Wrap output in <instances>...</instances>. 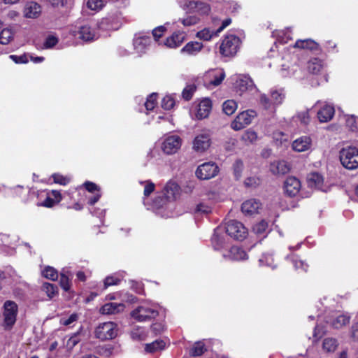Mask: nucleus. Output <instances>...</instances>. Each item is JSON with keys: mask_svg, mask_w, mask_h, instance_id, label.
<instances>
[{"mask_svg": "<svg viewBox=\"0 0 358 358\" xmlns=\"http://www.w3.org/2000/svg\"><path fill=\"white\" fill-rule=\"evenodd\" d=\"M157 94L152 93L150 94L145 103V107L147 110H152L157 104Z\"/></svg>", "mask_w": 358, "mask_h": 358, "instance_id": "nucleus-45", "label": "nucleus"}, {"mask_svg": "<svg viewBox=\"0 0 358 358\" xmlns=\"http://www.w3.org/2000/svg\"><path fill=\"white\" fill-rule=\"evenodd\" d=\"M237 109V103L234 100L229 99L222 104L223 112L227 115H231Z\"/></svg>", "mask_w": 358, "mask_h": 358, "instance_id": "nucleus-36", "label": "nucleus"}, {"mask_svg": "<svg viewBox=\"0 0 358 358\" xmlns=\"http://www.w3.org/2000/svg\"><path fill=\"white\" fill-rule=\"evenodd\" d=\"M83 186L87 192L94 194L93 196L89 197L87 199V204L94 206L99 201L101 196L100 187L96 183L91 181L85 182Z\"/></svg>", "mask_w": 358, "mask_h": 358, "instance_id": "nucleus-14", "label": "nucleus"}, {"mask_svg": "<svg viewBox=\"0 0 358 358\" xmlns=\"http://www.w3.org/2000/svg\"><path fill=\"white\" fill-rule=\"evenodd\" d=\"M196 90V86L194 84L187 85L182 92V99L185 101L191 100Z\"/></svg>", "mask_w": 358, "mask_h": 358, "instance_id": "nucleus-42", "label": "nucleus"}, {"mask_svg": "<svg viewBox=\"0 0 358 358\" xmlns=\"http://www.w3.org/2000/svg\"><path fill=\"white\" fill-rule=\"evenodd\" d=\"M200 21V18L196 15H189L180 20L184 26L189 27L196 24Z\"/></svg>", "mask_w": 358, "mask_h": 358, "instance_id": "nucleus-53", "label": "nucleus"}, {"mask_svg": "<svg viewBox=\"0 0 358 358\" xmlns=\"http://www.w3.org/2000/svg\"><path fill=\"white\" fill-rule=\"evenodd\" d=\"M103 6L102 0H87V6L92 10L101 9Z\"/></svg>", "mask_w": 358, "mask_h": 358, "instance_id": "nucleus-55", "label": "nucleus"}, {"mask_svg": "<svg viewBox=\"0 0 358 358\" xmlns=\"http://www.w3.org/2000/svg\"><path fill=\"white\" fill-rule=\"evenodd\" d=\"M10 58L16 64H26L29 62L28 56L26 54L20 56L11 55Z\"/></svg>", "mask_w": 358, "mask_h": 358, "instance_id": "nucleus-58", "label": "nucleus"}, {"mask_svg": "<svg viewBox=\"0 0 358 358\" xmlns=\"http://www.w3.org/2000/svg\"><path fill=\"white\" fill-rule=\"evenodd\" d=\"M257 113L254 110H248L240 113L231 122V127L235 131H239L249 125Z\"/></svg>", "mask_w": 358, "mask_h": 358, "instance_id": "nucleus-8", "label": "nucleus"}, {"mask_svg": "<svg viewBox=\"0 0 358 358\" xmlns=\"http://www.w3.org/2000/svg\"><path fill=\"white\" fill-rule=\"evenodd\" d=\"M292 263L296 271H307L308 270V265L302 260L299 259L296 257L292 258Z\"/></svg>", "mask_w": 358, "mask_h": 358, "instance_id": "nucleus-51", "label": "nucleus"}, {"mask_svg": "<svg viewBox=\"0 0 358 358\" xmlns=\"http://www.w3.org/2000/svg\"><path fill=\"white\" fill-rule=\"evenodd\" d=\"M311 139L308 136H301L296 139L292 143V148L295 151L303 152L309 149Z\"/></svg>", "mask_w": 358, "mask_h": 358, "instance_id": "nucleus-23", "label": "nucleus"}, {"mask_svg": "<svg viewBox=\"0 0 358 358\" xmlns=\"http://www.w3.org/2000/svg\"><path fill=\"white\" fill-rule=\"evenodd\" d=\"M243 138L249 141L250 143H252L255 141L257 138V134L255 131L252 130H248L243 135Z\"/></svg>", "mask_w": 358, "mask_h": 358, "instance_id": "nucleus-62", "label": "nucleus"}, {"mask_svg": "<svg viewBox=\"0 0 358 358\" xmlns=\"http://www.w3.org/2000/svg\"><path fill=\"white\" fill-rule=\"evenodd\" d=\"M117 335V324L113 322L101 323L95 329V336L101 341L113 339Z\"/></svg>", "mask_w": 358, "mask_h": 358, "instance_id": "nucleus-5", "label": "nucleus"}, {"mask_svg": "<svg viewBox=\"0 0 358 358\" xmlns=\"http://www.w3.org/2000/svg\"><path fill=\"white\" fill-rule=\"evenodd\" d=\"M13 32L9 29H3L0 33V43L3 45L8 44L13 38Z\"/></svg>", "mask_w": 358, "mask_h": 358, "instance_id": "nucleus-43", "label": "nucleus"}, {"mask_svg": "<svg viewBox=\"0 0 358 358\" xmlns=\"http://www.w3.org/2000/svg\"><path fill=\"white\" fill-rule=\"evenodd\" d=\"M293 48L310 52L321 51L320 44L311 38L298 39L293 45Z\"/></svg>", "mask_w": 358, "mask_h": 358, "instance_id": "nucleus-12", "label": "nucleus"}, {"mask_svg": "<svg viewBox=\"0 0 358 358\" xmlns=\"http://www.w3.org/2000/svg\"><path fill=\"white\" fill-rule=\"evenodd\" d=\"M340 161L347 169H357L358 167V149L355 147L343 148L340 152Z\"/></svg>", "mask_w": 358, "mask_h": 358, "instance_id": "nucleus-3", "label": "nucleus"}, {"mask_svg": "<svg viewBox=\"0 0 358 358\" xmlns=\"http://www.w3.org/2000/svg\"><path fill=\"white\" fill-rule=\"evenodd\" d=\"M350 317L345 315H340L337 316L331 322V326L334 329H341L350 322Z\"/></svg>", "mask_w": 358, "mask_h": 358, "instance_id": "nucleus-34", "label": "nucleus"}, {"mask_svg": "<svg viewBox=\"0 0 358 358\" xmlns=\"http://www.w3.org/2000/svg\"><path fill=\"white\" fill-rule=\"evenodd\" d=\"M119 26L120 22L117 17L115 15L103 17L99 23L100 28L106 30L117 29Z\"/></svg>", "mask_w": 358, "mask_h": 358, "instance_id": "nucleus-22", "label": "nucleus"}, {"mask_svg": "<svg viewBox=\"0 0 358 358\" xmlns=\"http://www.w3.org/2000/svg\"><path fill=\"white\" fill-rule=\"evenodd\" d=\"M166 343L162 340H156L150 343H147L145 347V350L148 353H154L157 351L164 350Z\"/></svg>", "mask_w": 358, "mask_h": 358, "instance_id": "nucleus-31", "label": "nucleus"}, {"mask_svg": "<svg viewBox=\"0 0 358 358\" xmlns=\"http://www.w3.org/2000/svg\"><path fill=\"white\" fill-rule=\"evenodd\" d=\"M271 98L273 105H280L282 103L285 96L277 90L271 92Z\"/></svg>", "mask_w": 358, "mask_h": 358, "instance_id": "nucleus-52", "label": "nucleus"}, {"mask_svg": "<svg viewBox=\"0 0 358 358\" xmlns=\"http://www.w3.org/2000/svg\"><path fill=\"white\" fill-rule=\"evenodd\" d=\"M124 308V304L117 303H108L100 308V313L103 315H111L119 313Z\"/></svg>", "mask_w": 358, "mask_h": 358, "instance_id": "nucleus-25", "label": "nucleus"}, {"mask_svg": "<svg viewBox=\"0 0 358 358\" xmlns=\"http://www.w3.org/2000/svg\"><path fill=\"white\" fill-rule=\"evenodd\" d=\"M166 28L163 26H159L156 28H155L152 30V36L156 41H158L159 39L164 35V34L166 32Z\"/></svg>", "mask_w": 358, "mask_h": 358, "instance_id": "nucleus-57", "label": "nucleus"}, {"mask_svg": "<svg viewBox=\"0 0 358 358\" xmlns=\"http://www.w3.org/2000/svg\"><path fill=\"white\" fill-rule=\"evenodd\" d=\"M260 183V178L256 176L248 177L245 180L244 182L245 185L248 187H256L259 186Z\"/></svg>", "mask_w": 358, "mask_h": 358, "instance_id": "nucleus-54", "label": "nucleus"}, {"mask_svg": "<svg viewBox=\"0 0 358 358\" xmlns=\"http://www.w3.org/2000/svg\"><path fill=\"white\" fill-rule=\"evenodd\" d=\"M212 109V102L210 99H203L198 105V109L196 117L199 120H202L208 117Z\"/></svg>", "mask_w": 358, "mask_h": 358, "instance_id": "nucleus-17", "label": "nucleus"}, {"mask_svg": "<svg viewBox=\"0 0 358 358\" xmlns=\"http://www.w3.org/2000/svg\"><path fill=\"white\" fill-rule=\"evenodd\" d=\"M207 351L206 345L203 341L195 342L189 351V355L192 357L201 356Z\"/></svg>", "mask_w": 358, "mask_h": 358, "instance_id": "nucleus-33", "label": "nucleus"}, {"mask_svg": "<svg viewBox=\"0 0 358 358\" xmlns=\"http://www.w3.org/2000/svg\"><path fill=\"white\" fill-rule=\"evenodd\" d=\"M268 227V222L265 220H261L253 226V231L257 235L264 234Z\"/></svg>", "mask_w": 358, "mask_h": 358, "instance_id": "nucleus-48", "label": "nucleus"}, {"mask_svg": "<svg viewBox=\"0 0 358 358\" xmlns=\"http://www.w3.org/2000/svg\"><path fill=\"white\" fill-rule=\"evenodd\" d=\"M308 182L310 186L320 188L323 185L324 178L321 174L313 172L308 175Z\"/></svg>", "mask_w": 358, "mask_h": 358, "instance_id": "nucleus-30", "label": "nucleus"}, {"mask_svg": "<svg viewBox=\"0 0 358 358\" xmlns=\"http://www.w3.org/2000/svg\"><path fill=\"white\" fill-rule=\"evenodd\" d=\"M185 39V34L183 31H175L166 38L164 45L169 48H176L180 46Z\"/></svg>", "mask_w": 358, "mask_h": 358, "instance_id": "nucleus-15", "label": "nucleus"}, {"mask_svg": "<svg viewBox=\"0 0 358 358\" xmlns=\"http://www.w3.org/2000/svg\"><path fill=\"white\" fill-rule=\"evenodd\" d=\"M323 61L319 58H313L308 61L307 69L309 73L312 74H318L323 69Z\"/></svg>", "mask_w": 358, "mask_h": 358, "instance_id": "nucleus-27", "label": "nucleus"}, {"mask_svg": "<svg viewBox=\"0 0 358 358\" xmlns=\"http://www.w3.org/2000/svg\"><path fill=\"white\" fill-rule=\"evenodd\" d=\"M151 37L150 36H142L136 38L134 41V45L137 51L143 52L150 45Z\"/></svg>", "mask_w": 358, "mask_h": 358, "instance_id": "nucleus-28", "label": "nucleus"}, {"mask_svg": "<svg viewBox=\"0 0 358 358\" xmlns=\"http://www.w3.org/2000/svg\"><path fill=\"white\" fill-rule=\"evenodd\" d=\"M243 167V162L241 159H236L234 163L233 171L236 180H238L241 177Z\"/></svg>", "mask_w": 358, "mask_h": 358, "instance_id": "nucleus-47", "label": "nucleus"}, {"mask_svg": "<svg viewBox=\"0 0 358 358\" xmlns=\"http://www.w3.org/2000/svg\"><path fill=\"white\" fill-rule=\"evenodd\" d=\"M260 102L266 109L270 108L271 105L273 104L271 99H270L266 94L261 95Z\"/></svg>", "mask_w": 358, "mask_h": 358, "instance_id": "nucleus-63", "label": "nucleus"}, {"mask_svg": "<svg viewBox=\"0 0 358 358\" xmlns=\"http://www.w3.org/2000/svg\"><path fill=\"white\" fill-rule=\"evenodd\" d=\"M182 139L178 136H171L165 138L162 148L166 154L173 155L180 149Z\"/></svg>", "mask_w": 358, "mask_h": 358, "instance_id": "nucleus-10", "label": "nucleus"}, {"mask_svg": "<svg viewBox=\"0 0 358 358\" xmlns=\"http://www.w3.org/2000/svg\"><path fill=\"white\" fill-rule=\"evenodd\" d=\"M150 329L155 335H158L164 331V326L162 323L156 322L151 325Z\"/></svg>", "mask_w": 358, "mask_h": 358, "instance_id": "nucleus-60", "label": "nucleus"}, {"mask_svg": "<svg viewBox=\"0 0 358 358\" xmlns=\"http://www.w3.org/2000/svg\"><path fill=\"white\" fill-rule=\"evenodd\" d=\"M42 275L45 278L55 281L58 279V271L53 267L47 266L42 271Z\"/></svg>", "mask_w": 358, "mask_h": 358, "instance_id": "nucleus-38", "label": "nucleus"}, {"mask_svg": "<svg viewBox=\"0 0 358 358\" xmlns=\"http://www.w3.org/2000/svg\"><path fill=\"white\" fill-rule=\"evenodd\" d=\"M335 113L334 108L330 105H324L317 112V116L320 122L330 121Z\"/></svg>", "mask_w": 358, "mask_h": 358, "instance_id": "nucleus-21", "label": "nucleus"}, {"mask_svg": "<svg viewBox=\"0 0 358 358\" xmlns=\"http://www.w3.org/2000/svg\"><path fill=\"white\" fill-rule=\"evenodd\" d=\"M290 170V167L286 161H275L270 164V171L274 175H285Z\"/></svg>", "mask_w": 358, "mask_h": 358, "instance_id": "nucleus-20", "label": "nucleus"}, {"mask_svg": "<svg viewBox=\"0 0 358 358\" xmlns=\"http://www.w3.org/2000/svg\"><path fill=\"white\" fill-rule=\"evenodd\" d=\"M180 189L179 185L172 181H169L164 187V194L166 199H175Z\"/></svg>", "mask_w": 358, "mask_h": 358, "instance_id": "nucleus-24", "label": "nucleus"}, {"mask_svg": "<svg viewBox=\"0 0 358 358\" xmlns=\"http://www.w3.org/2000/svg\"><path fill=\"white\" fill-rule=\"evenodd\" d=\"M3 324L2 326L5 330H10L17 321L18 313L17 304L11 300H7L3 306Z\"/></svg>", "mask_w": 358, "mask_h": 358, "instance_id": "nucleus-1", "label": "nucleus"}, {"mask_svg": "<svg viewBox=\"0 0 358 358\" xmlns=\"http://www.w3.org/2000/svg\"><path fill=\"white\" fill-rule=\"evenodd\" d=\"M155 185L151 181H148L144 187V196L146 197L149 196L155 191Z\"/></svg>", "mask_w": 358, "mask_h": 358, "instance_id": "nucleus-61", "label": "nucleus"}, {"mask_svg": "<svg viewBox=\"0 0 358 358\" xmlns=\"http://www.w3.org/2000/svg\"><path fill=\"white\" fill-rule=\"evenodd\" d=\"M189 7L201 15H208L210 11V6L204 2L193 1L189 3Z\"/></svg>", "mask_w": 358, "mask_h": 358, "instance_id": "nucleus-32", "label": "nucleus"}, {"mask_svg": "<svg viewBox=\"0 0 358 358\" xmlns=\"http://www.w3.org/2000/svg\"><path fill=\"white\" fill-rule=\"evenodd\" d=\"M225 228L227 234L234 240L243 241L248 236V229L241 222L237 220L229 221Z\"/></svg>", "mask_w": 358, "mask_h": 358, "instance_id": "nucleus-6", "label": "nucleus"}, {"mask_svg": "<svg viewBox=\"0 0 358 358\" xmlns=\"http://www.w3.org/2000/svg\"><path fill=\"white\" fill-rule=\"evenodd\" d=\"M42 289L46 293L49 299H52L58 294V287L55 284L44 282L42 285Z\"/></svg>", "mask_w": 358, "mask_h": 358, "instance_id": "nucleus-35", "label": "nucleus"}, {"mask_svg": "<svg viewBox=\"0 0 358 358\" xmlns=\"http://www.w3.org/2000/svg\"><path fill=\"white\" fill-rule=\"evenodd\" d=\"M176 104L175 99L171 95L165 96L161 102V106L164 110H171Z\"/></svg>", "mask_w": 358, "mask_h": 358, "instance_id": "nucleus-46", "label": "nucleus"}, {"mask_svg": "<svg viewBox=\"0 0 358 358\" xmlns=\"http://www.w3.org/2000/svg\"><path fill=\"white\" fill-rule=\"evenodd\" d=\"M223 257L225 259L231 261L245 260L248 258L247 252L239 246L234 245L224 254Z\"/></svg>", "mask_w": 358, "mask_h": 358, "instance_id": "nucleus-13", "label": "nucleus"}, {"mask_svg": "<svg viewBox=\"0 0 358 358\" xmlns=\"http://www.w3.org/2000/svg\"><path fill=\"white\" fill-rule=\"evenodd\" d=\"M220 171L215 162H205L199 165L196 170V176L200 180H209L216 176Z\"/></svg>", "mask_w": 358, "mask_h": 358, "instance_id": "nucleus-7", "label": "nucleus"}, {"mask_svg": "<svg viewBox=\"0 0 358 358\" xmlns=\"http://www.w3.org/2000/svg\"><path fill=\"white\" fill-rule=\"evenodd\" d=\"M351 338L354 341H358V322L354 323L350 329Z\"/></svg>", "mask_w": 358, "mask_h": 358, "instance_id": "nucleus-64", "label": "nucleus"}, {"mask_svg": "<svg viewBox=\"0 0 358 358\" xmlns=\"http://www.w3.org/2000/svg\"><path fill=\"white\" fill-rule=\"evenodd\" d=\"M122 281V279L115 275L107 276L103 280V289H106L108 287L117 285Z\"/></svg>", "mask_w": 358, "mask_h": 358, "instance_id": "nucleus-44", "label": "nucleus"}, {"mask_svg": "<svg viewBox=\"0 0 358 358\" xmlns=\"http://www.w3.org/2000/svg\"><path fill=\"white\" fill-rule=\"evenodd\" d=\"M74 35L84 41H91L95 38L94 31L87 24L80 27Z\"/></svg>", "mask_w": 358, "mask_h": 358, "instance_id": "nucleus-19", "label": "nucleus"}, {"mask_svg": "<svg viewBox=\"0 0 358 358\" xmlns=\"http://www.w3.org/2000/svg\"><path fill=\"white\" fill-rule=\"evenodd\" d=\"M253 85V81L250 78L246 77L240 79L237 82V87L238 90L242 92L252 89Z\"/></svg>", "mask_w": 358, "mask_h": 358, "instance_id": "nucleus-40", "label": "nucleus"}, {"mask_svg": "<svg viewBox=\"0 0 358 358\" xmlns=\"http://www.w3.org/2000/svg\"><path fill=\"white\" fill-rule=\"evenodd\" d=\"M41 12V6L36 3H31L26 8L25 16L29 18L37 17L38 13Z\"/></svg>", "mask_w": 358, "mask_h": 358, "instance_id": "nucleus-39", "label": "nucleus"}, {"mask_svg": "<svg viewBox=\"0 0 358 358\" xmlns=\"http://www.w3.org/2000/svg\"><path fill=\"white\" fill-rule=\"evenodd\" d=\"M211 244L215 250H220L224 248V239L215 232L211 238Z\"/></svg>", "mask_w": 358, "mask_h": 358, "instance_id": "nucleus-41", "label": "nucleus"}, {"mask_svg": "<svg viewBox=\"0 0 358 358\" xmlns=\"http://www.w3.org/2000/svg\"><path fill=\"white\" fill-rule=\"evenodd\" d=\"M38 202L37 205L38 206L52 208L62 200V196L58 190H43L41 191L38 194Z\"/></svg>", "mask_w": 358, "mask_h": 358, "instance_id": "nucleus-4", "label": "nucleus"}, {"mask_svg": "<svg viewBox=\"0 0 358 358\" xmlns=\"http://www.w3.org/2000/svg\"><path fill=\"white\" fill-rule=\"evenodd\" d=\"M210 145V139L209 136L206 134L198 135L195 137L193 142L194 149L200 152L206 150Z\"/></svg>", "mask_w": 358, "mask_h": 358, "instance_id": "nucleus-16", "label": "nucleus"}, {"mask_svg": "<svg viewBox=\"0 0 358 358\" xmlns=\"http://www.w3.org/2000/svg\"><path fill=\"white\" fill-rule=\"evenodd\" d=\"M53 182L61 185H66L70 182V178L60 173H55L52 175Z\"/></svg>", "mask_w": 358, "mask_h": 358, "instance_id": "nucleus-49", "label": "nucleus"}, {"mask_svg": "<svg viewBox=\"0 0 358 358\" xmlns=\"http://www.w3.org/2000/svg\"><path fill=\"white\" fill-rule=\"evenodd\" d=\"M300 180L294 176H289L284 182L285 193L289 197H294L301 189Z\"/></svg>", "mask_w": 358, "mask_h": 358, "instance_id": "nucleus-11", "label": "nucleus"}, {"mask_svg": "<svg viewBox=\"0 0 358 358\" xmlns=\"http://www.w3.org/2000/svg\"><path fill=\"white\" fill-rule=\"evenodd\" d=\"M261 203L255 199H251L245 201L241 205V210L245 215H252L258 213L260 208Z\"/></svg>", "mask_w": 358, "mask_h": 358, "instance_id": "nucleus-18", "label": "nucleus"}, {"mask_svg": "<svg viewBox=\"0 0 358 358\" xmlns=\"http://www.w3.org/2000/svg\"><path fill=\"white\" fill-rule=\"evenodd\" d=\"M58 43V38L52 35L48 36L45 42H44V48L46 49L52 48L55 46Z\"/></svg>", "mask_w": 358, "mask_h": 358, "instance_id": "nucleus-56", "label": "nucleus"}, {"mask_svg": "<svg viewBox=\"0 0 358 358\" xmlns=\"http://www.w3.org/2000/svg\"><path fill=\"white\" fill-rule=\"evenodd\" d=\"M215 35V31H211L208 28H204L196 33V37L204 41H210Z\"/></svg>", "mask_w": 358, "mask_h": 358, "instance_id": "nucleus-50", "label": "nucleus"}, {"mask_svg": "<svg viewBox=\"0 0 358 358\" xmlns=\"http://www.w3.org/2000/svg\"><path fill=\"white\" fill-rule=\"evenodd\" d=\"M241 39L236 35H226L220 45V52L224 57H234L238 52Z\"/></svg>", "mask_w": 358, "mask_h": 358, "instance_id": "nucleus-2", "label": "nucleus"}, {"mask_svg": "<svg viewBox=\"0 0 358 358\" xmlns=\"http://www.w3.org/2000/svg\"><path fill=\"white\" fill-rule=\"evenodd\" d=\"M203 45L202 43L198 41H190L188 42L182 49V53H186L189 55H194L199 52Z\"/></svg>", "mask_w": 358, "mask_h": 358, "instance_id": "nucleus-26", "label": "nucleus"}, {"mask_svg": "<svg viewBox=\"0 0 358 358\" xmlns=\"http://www.w3.org/2000/svg\"><path fill=\"white\" fill-rule=\"evenodd\" d=\"M338 345V341L336 338H327L323 341L322 347L325 351L331 352L336 350Z\"/></svg>", "mask_w": 358, "mask_h": 358, "instance_id": "nucleus-37", "label": "nucleus"}, {"mask_svg": "<svg viewBox=\"0 0 358 358\" xmlns=\"http://www.w3.org/2000/svg\"><path fill=\"white\" fill-rule=\"evenodd\" d=\"M195 212L202 214H208L211 213V208L205 203H200L196 206Z\"/></svg>", "mask_w": 358, "mask_h": 358, "instance_id": "nucleus-59", "label": "nucleus"}, {"mask_svg": "<svg viewBox=\"0 0 358 358\" xmlns=\"http://www.w3.org/2000/svg\"><path fill=\"white\" fill-rule=\"evenodd\" d=\"M71 273L69 271H64V269L60 273L59 285L65 292H68L71 289Z\"/></svg>", "mask_w": 358, "mask_h": 358, "instance_id": "nucleus-29", "label": "nucleus"}, {"mask_svg": "<svg viewBox=\"0 0 358 358\" xmlns=\"http://www.w3.org/2000/svg\"><path fill=\"white\" fill-rule=\"evenodd\" d=\"M158 311L149 307L139 306L131 312V316L138 322H145L155 318Z\"/></svg>", "mask_w": 358, "mask_h": 358, "instance_id": "nucleus-9", "label": "nucleus"}]
</instances>
